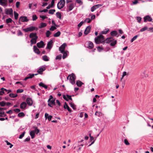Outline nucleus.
Listing matches in <instances>:
<instances>
[{
  "instance_id": "obj_1",
  "label": "nucleus",
  "mask_w": 153,
  "mask_h": 153,
  "mask_svg": "<svg viewBox=\"0 0 153 153\" xmlns=\"http://www.w3.org/2000/svg\"><path fill=\"white\" fill-rule=\"evenodd\" d=\"M113 40L114 39L112 37L107 38L106 39H105L104 36L102 35L98 36L95 39V42L97 44L104 43L105 42L109 43Z\"/></svg>"
},
{
  "instance_id": "obj_2",
  "label": "nucleus",
  "mask_w": 153,
  "mask_h": 153,
  "mask_svg": "<svg viewBox=\"0 0 153 153\" xmlns=\"http://www.w3.org/2000/svg\"><path fill=\"white\" fill-rule=\"evenodd\" d=\"M70 75H71L70 76L69 80L71 83L73 85L75 83V80L76 79V77L75 74L73 73H72Z\"/></svg>"
},
{
  "instance_id": "obj_3",
  "label": "nucleus",
  "mask_w": 153,
  "mask_h": 153,
  "mask_svg": "<svg viewBox=\"0 0 153 153\" xmlns=\"http://www.w3.org/2000/svg\"><path fill=\"white\" fill-rule=\"evenodd\" d=\"M65 3V0H60L57 4L58 8L59 9L62 8L64 7Z\"/></svg>"
},
{
  "instance_id": "obj_4",
  "label": "nucleus",
  "mask_w": 153,
  "mask_h": 153,
  "mask_svg": "<svg viewBox=\"0 0 153 153\" xmlns=\"http://www.w3.org/2000/svg\"><path fill=\"white\" fill-rule=\"evenodd\" d=\"M5 13L7 15H9L11 17L13 16V10L12 8H6L5 9Z\"/></svg>"
},
{
  "instance_id": "obj_5",
  "label": "nucleus",
  "mask_w": 153,
  "mask_h": 153,
  "mask_svg": "<svg viewBox=\"0 0 153 153\" xmlns=\"http://www.w3.org/2000/svg\"><path fill=\"white\" fill-rule=\"evenodd\" d=\"M34 30H38V28L37 27H35L33 26H31L26 28L24 29H23V30L26 32H28V31L31 32Z\"/></svg>"
},
{
  "instance_id": "obj_6",
  "label": "nucleus",
  "mask_w": 153,
  "mask_h": 153,
  "mask_svg": "<svg viewBox=\"0 0 153 153\" xmlns=\"http://www.w3.org/2000/svg\"><path fill=\"white\" fill-rule=\"evenodd\" d=\"M66 46V44L65 43H64L59 48V50L61 53H63L64 51H65V48Z\"/></svg>"
},
{
  "instance_id": "obj_7",
  "label": "nucleus",
  "mask_w": 153,
  "mask_h": 153,
  "mask_svg": "<svg viewBox=\"0 0 153 153\" xmlns=\"http://www.w3.org/2000/svg\"><path fill=\"white\" fill-rule=\"evenodd\" d=\"M19 20H21L22 22H27L29 21V19L26 16H21L19 18Z\"/></svg>"
},
{
  "instance_id": "obj_8",
  "label": "nucleus",
  "mask_w": 153,
  "mask_h": 153,
  "mask_svg": "<svg viewBox=\"0 0 153 153\" xmlns=\"http://www.w3.org/2000/svg\"><path fill=\"white\" fill-rule=\"evenodd\" d=\"M7 0H0V4L2 6H7Z\"/></svg>"
},
{
  "instance_id": "obj_9",
  "label": "nucleus",
  "mask_w": 153,
  "mask_h": 153,
  "mask_svg": "<svg viewBox=\"0 0 153 153\" xmlns=\"http://www.w3.org/2000/svg\"><path fill=\"white\" fill-rule=\"evenodd\" d=\"M37 46L39 48H43L45 45V44L42 41H41L37 43Z\"/></svg>"
},
{
  "instance_id": "obj_10",
  "label": "nucleus",
  "mask_w": 153,
  "mask_h": 153,
  "mask_svg": "<svg viewBox=\"0 0 153 153\" xmlns=\"http://www.w3.org/2000/svg\"><path fill=\"white\" fill-rule=\"evenodd\" d=\"M144 19L145 22H146L147 21L151 22L152 20V19L149 16H145L144 18Z\"/></svg>"
},
{
  "instance_id": "obj_11",
  "label": "nucleus",
  "mask_w": 153,
  "mask_h": 153,
  "mask_svg": "<svg viewBox=\"0 0 153 153\" xmlns=\"http://www.w3.org/2000/svg\"><path fill=\"white\" fill-rule=\"evenodd\" d=\"M53 42L52 40H51L49 41L48 43L47 48L50 50L51 49L52 47Z\"/></svg>"
},
{
  "instance_id": "obj_12",
  "label": "nucleus",
  "mask_w": 153,
  "mask_h": 153,
  "mask_svg": "<svg viewBox=\"0 0 153 153\" xmlns=\"http://www.w3.org/2000/svg\"><path fill=\"white\" fill-rule=\"evenodd\" d=\"M91 26H88L85 29V31H84V33L85 35H87L89 33V32L91 29Z\"/></svg>"
},
{
  "instance_id": "obj_13",
  "label": "nucleus",
  "mask_w": 153,
  "mask_h": 153,
  "mask_svg": "<svg viewBox=\"0 0 153 153\" xmlns=\"http://www.w3.org/2000/svg\"><path fill=\"white\" fill-rule=\"evenodd\" d=\"M26 102L27 104L30 105H31L33 104V101L32 99L30 98H27L26 99Z\"/></svg>"
},
{
  "instance_id": "obj_14",
  "label": "nucleus",
  "mask_w": 153,
  "mask_h": 153,
  "mask_svg": "<svg viewBox=\"0 0 153 153\" xmlns=\"http://www.w3.org/2000/svg\"><path fill=\"white\" fill-rule=\"evenodd\" d=\"M66 96L68 98H67L66 96L65 95H64L63 96V99H65V100L66 101H68V99L69 100H71V101L72 100V99L71 97V96H69L67 94Z\"/></svg>"
},
{
  "instance_id": "obj_15",
  "label": "nucleus",
  "mask_w": 153,
  "mask_h": 153,
  "mask_svg": "<svg viewBox=\"0 0 153 153\" xmlns=\"http://www.w3.org/2000/svg\"><path fill=\"white\" fill-rule=\"evenodd\" d=\"M38 39V36H36V38H32L30 41V42L31 45L35 44L36 43L37 39Z\"/></svg>"
},
{
  "instance_id": "obj_16",
  "label": "nucleus",
  "mask_w": 153,
  "mask_h": 153,
  "mask_svg": "<svg viewBox=\"0 0 153 153\" xmlns=\"http://www.w3.org/2000/svg\"><path fill=\"white\" fill-rule=\"evenodd\" d=\"M55 100L53 99L52 100H51L50 101V102H49V103L48 104V105L49 106L52 107L53 106H51V105H55Z\"/></svg>"
},
{
  "instance_id": "obj_17",
  "label": "nucleus",
  "mask_w": 153,
  "mask_h": 153,
  "mask_svg": "<svg viewBox=\"0 0 153 153\" xmlns=\"http://www.w3.org/2000/svg\"><path fill=\"white\" fill-rule=\"evenodd\" d=\"M27 106V103L25 102H23L20 105V108L21 109H25Z\"/></svg>"
},
{
  "instance_id": "obj_18",
  "label": "nucleus",
  "mask_w": 153,
  "mask_h": 153,
  "mask_svg": "<svg viewBox=\"0 0 153 153\" xmlns=\"http://www.w3.org/2000/svg\"><path fill=\"white\" fill-rule=\"evenodd\" d=\"M45 117L46 119H48L49 121L51 120L52 117L51 115L49 116L48 114L47 113H45Z\"/></svg>"
},
{
  "instance_id": "obj_19",
  "label": "nucleus",
  "mask_w": 153,
  "mask_h": 153,
  "mask_svg": "<svg viewBox=\"0 0 153 153\" xmlns=\"http://www.w3.org/2000/svg\"><path fill=\"white\" fill-rule=\"evenodd\" d=\"M33 48L34 51L35 53L38 54H40V51H39V49H38L35 45H34L33 46Z\"/></svg>"
},
{
  "instance_id": "obj_20",
  "label": "nucleus",
  "mask_w": 153,
  "mask_h": 153,
  "mask_svg": "<svg viewBox=\"0 0 153 153\" xmlns=\"http://www.w3.org/2000/svg\"><path fill=\"white\" fill-rule=\"evenodd\" d=\"M64 108L65 109H67L70 112L71 111V110L70 108L68 106V105L67 104V103L65 102V104L64 105Z\"/></svg>"
},
{
  "instance_id": "obj_21",
  "label": "nucleus",
  "mask_w": 153,
  "mask_h": 153,
  "mask_svg": "<svg viewBox=\"0 0 153 153\" xmlns=\"http://www.w3.org/2000/svg\"><path fill=\"white\" fill-rule=\"evenodd\" d=\"M36 36H37L36 35V33H31L29 35V37L30 38H36Z\"/></svg>"
},
{
  "instance_id": "obj_22",
  "label": "nucleus",
  "mask_w": 153,
  "mask_h": 153,
  "mask_svg": "<svg viewBox=\"0 0 153 153\" xmlns=\"http://www.w3.org/2000/svg\"><path fill=\"white\" fill-rule=\"evenodd\" d=\"M39 85L40 86L42 87L45 89H47L48 88V86L42 82L39 83Z\"/></svg>"
},
{
  "instance_id": "obj_23",
  "label": "nucleus",
  "mask_w": 153,
  "mask_h": 153,
  "mask_svg": "<svg viewBox=\"0 0 153 153\" xmlns=\"http://www.w3.org/2000/svg\"><path fill=\"white\" fill-rule=\"evenodd\" d=\"M84 84L79 80H78L76 82V84L78 87H81Z\"/></svg>"
},
{
  "instance_id": "obj_24",
  "label": "nucleus",
  "mask_w": 153,
  "mask_h": 153,
  "mask_svg": "<svg viewBox=\"0 0 153 153\" xmlns=\"http://www.w3.org/2000/svg\"><path fill=\"white\" fill-rule=\"evenodd\" d=\"M46 26L47 24L46 23L42 22L40 24V25L39 26V27L40 28H42L45 27Z\"/></svg>"
},
{
  "instance_id": "obj_25",
  "label": "nucleus",
  "mask_w": 153,
  "mask_h": 153,
  "mask_svg": "<svg viewBox=\"0 0 153 153\" xmlns=\"http://www.w3.org/2000/svg\"><path fill=\"white\" fill-rule=\"evenodd\" d=\"M42 59L45 61H48L49 60V58L47 56L44 55L42 57Z\"/></svg>"
},
{
  "instance_id": "obj_26",
  "label": "nucleus",
  "mask_w": 153,
  "mask_h": 153,
  "mask_svg": "<svg viewBox=\"0 0 153 153\" xmlns=\"http://www.w3.org/2000/svg\"><path fill=\"white\" fill-rule=\"evenodd\" d=\"M35 131H31L30 132V135L31 136V138L33 139L35 136Z\"/></svg>"
},
{
  "instance_id": "obj_27",
  "label": "nucleus",
  "mask_w": 153,
  "mask_h": 153,
  "mask_svg": "<svg viewBox=\"0 0 153 153\" xmlns=\"http://www.w3.org/2000/svg\"><path fill=\"white\" fill-rule=\"evenodd\" d=\"M117 34V31L116 30H114L111 31V35L112 36H116Z\"/></svg>"
},
{
  "instance_id": "obj_28",
  "label": "nucleus",
  "mask_w": 153,
  "mask_h": 153,
  "mask_svg": "<svg viewBox=\"0 0 153 153\" xmlns=\"http://www.w3.org/2000/svg\"><path fill=\"white\" fill-rule=\"evenodd\" d=\"M9 96L11 98H15L18 96V95L17 94L11 93L9 94Z\"/></svg>"
},
{
  "instance_id": "obj_29",
  "label": "nucleus",
  "mask_w": 153,
  "mask_h": 153,
  "mask_svg": "<svg viewBox=\"0 0 153 153\" xmlns=\"http://www.w3.org/2000/svg\"><path fill=\"white\" fill-rule=\"evenodd\" d=\"M94 45L93 43L90 42H89V45L88 48L90 49H92Z\"/></svg>"
},
{
  "instance_id": "obj_30",
  "label": "nucleus",
  "mask_w": 153,
  "mask_h": 153,
  "mask_svg": "<svg viewBox=\"0 0 153 153\" xmlns=\"http://www.w3.org/2000/svg\"><path fill=\"white\" fill-rule=\"evenodd\" d=\"M56 15L57 18H59V19H61V13L59 12H57L56 13Z\"/></svg>"
},
{
  "instance_id": "obj_31",
  "label": "nucleus",
  "mask_w": 153,
  "mask_h": 153,
  "mask_svg": "<svg viewBox=\"0 0 153 153\" xmlns=\"http://www.w3.org/2000/svg\"><path fill=\"white\" fill-rule=\"evenodd\" d=\"M61 34V33L59 31H58L57 32L55 33L53 35L54 37H57L59 36Z\"/></svg>"
},
{
  "instance_id": "obj_32",
  "label": "nucleus",
  "mask_w": 153,
  "mask_h": 153,
  "mask_svg": "<svg viewBox=\"0 0 153 153\" xmlns=\"http://www.w3.org/2000/svg\"><path fill=\"white\" fill-rule=\"evenodd\" d=\"M62 53L63 54V55L62 56V58L63 59H65L67 56V53L65 51H64L63 53Z\"/></svg>"
},
{
  "instance_id": "obj_33",
  "label": "nucleus",
  "mask_w": 153,
  "mask_h": 153,
  "mask_svg": "<svg viewBox=\"0 0 153 153\" xmlns=\"http://www.w3.org/2000/svg\"><path fill=\"white\" fill-rule=\"evenodd\" d=\"M14 18L16 20H17L18 19L19 14L16 13L15 11H14Z\"/></svg>"
},
{
  "instance_id": "obj_34",
  "label": "nucleus",
  "mask_w": 153,
  "mask_h": 153,
  "mask_svg": "<svg viewBox=\"0 0 153 153\" xmlns=\"http://www.w3.org/2000/svg\"><path fill=\"white\" fill-rule=\"evenodd\" d=\"M68 9L69 11H71L74 8L73 4H69L68 6Z\"/></svg>"
},
{
  "instance_id": "obj_35",
  "label": "nucleus",
  "mask_w": 153,
  "mask_h": 153,
  "mask_svg": "<svg viewBox=\"0 0 153 153\" xmlns=\"http://www.w3.org/2000/svg\"><path fill=\"white\" fill-rule=\"evenodd\" d=\"M112 42L110 43V45L112 46H114L117 43V41L116 40H115L114 41H112L111 42Z\"/></svg>"
},
{
  "instance_id": "obj_36",
  "label": "nucleus",
  "mask_w": 153,
  "mask_h": 153,
  "mask_svg": "<svg viewBox=\"0 0 153 153\" xmlns=\"http://www.w3.org/2000/svg\"><path fill=\"white\" fill-rule=\"evenodd\" d=\"M45 70L43 68H41L39 69L37 71V72L40 74H41Z\"/></svg>"
},
{
  "instance_id": "obj_37",
  "label": "nucleus",
  "mask_w": 153,
  "mask_h": 153,
  "mask_svg": "<svg viewBox=\"0 0 153 153\" xmlns=\"http://www.w3.org/2000/svg\"><path fill=\"white\" fill-rule=\"evenodd\" d=\"M13 21L10 18H9L6 19V22L7 24H8L10 23H11Z\"/></svg>"
},
{
  "instance_id": "obj_38",
  "label": "nucleus",
  "mask_w": 153,
  "mask_h": 153,
  "mask_svg": "<svg viewBox=\"0 0 153 153\" xmlns=\"http://www.w3.org/2000/svg\"><path fill=\"white\" fill-rule=\"evenodd\" d=\"M69 104L70 106L72 107L75 110L76 109V106L74 104L72 103V102H70L69 103Z\"/></svg>"
},
{
  "instance_id": "obj_39",
  "label": "nucleus",
  "mask_w": 153,
  "mask_h": 153,
  "mask_svg": "<svg viewBox=\"0 0 153 153\" xmlns=\"http://www.w3.org/2000/svg\"><path fill=\"white\" fill-rule=\"evenodd\" d=\"M18 116L19 117H23L25 116V114L23 112H20L18 114Z\"/></svg>"
},
{
  "instance_id": "obj_40",
  "label": "nucleus",
  "mask_w": 153,
  "mask_h": 153,
  "mask_svg": "<svg viewBox=\"0 0 153 153\" xmlns=\"http://www.w3.org/2000/svg\"><path fill=\"white\" fill-rule=\"evenodd\" d=\"M109 31V29H105V30H104L102 31V32H101V33L102 34H106L107 32Z\"/></svg>"
},
{
  "instance_id": "obj_41",
  "label": "nucleus",
  "mask_w": 153,
  "mask_h": 153,
  "mask_svg": "<svg viewBox=\"0 0 153 153\" xmlns=\"http://www.w3.org/2000/svg\"><path fill=\"white\" fill-rule=\"evenodd\" d=\"M55 9H51L49 10V13L50 14H54V12H55Z\"/></svg>"
},
{
  "instance_id": "obj_42",
  "label": "nucleus",
  "mask_w": 153,
  "mask_h": 153,
  "mask_svg": "<svg viewBox=\"0 0 153 153\" xmlns=\"http://www.w3.org/2000/svg\"><path fill=\"white\" fill-rule=\"evenodd\" d=\"M148 29V27L146 26L142 28L140 31L141 32H142L145 31L146 30Z\"/></svg>"
},
{
  "instance_id": "obj_43",
  "label": "nucleus",
  "mask_w": 153,
  "mask_h": 153,
  "mask_svg": "<svg viewBox=\"0 0 153 153\" xmlns=\"http://www.w3.org/2000/svg\"><path fill=\"white\" fill-rule=\"evenodd\" d=\"M35 130L34 131H35V133H36V134H38L39 132V130L38 129L37 127H35Z\"/></svg>"
},
{
  "instance_id": "obj_44",
  "label": "nucleus",
  "mask_w": 153,
  "mask_h": 153,
  "mask_svg": "<svg viewBox=\"0 0 153 153\" xmlns=\"http://www.w3.org/2000/svg\"><path fill=\"white\" fill-rule=\"evenodd\" d=\"M34 76V74H28L27 76L29 77V79L32 78Z\"/></svg>"
},
{
  "instance_id": "obj_45",
  "label": "nucleus",
  "mask_w": 153,
  "mask_h": 153,
  "mask_svg": "<svg viewBox=\"0 0 153 153\" xmlns=\"http://www.w3.org/2000/svg\"><path fill=\"white\" fill-rule=\"evenodd\" d=\"M5 142L7 143V145H10V148H12V147L13 146V145L10 142H8L7 140L5 141Z\"/></svg>"
},
{
  "instance_id": "obj_46",
  "label": "nucleus",
  "mask_w": 153,
  "mask_h": 153,
  "mask_svg": "<svg viewBox=\"0 0 153 153\" xmlns=\"http://www.w3.org/2000/svg\"><path fill=\"white\" fill-rule=\"evenodd\" d=\"M51 32L49 31L48 30L47 32H46V36L47 37H49V36H50V34H51Z\"/></svg>"
},
{
  "instance_id": "obj_47",
  "label": "nucleus",
  "mask_w": 153,
  "mask_h": 153,
  "mask_svg": "<svg viewBox=\"0 0 153 153\" xmlns=\"http://www.w3.org/2000/svg\"><path fill=\"white\" fill-rule=\"evenodd\" d=\"M138 37L137 35H136L134 36L131 40V42H132L134 40H136V39Z\"/></svg>"
},
{
  "instance_id": "obj_48",
  "label": "nucleus",
  "mask_w": 153,
  "mask_h": 153,
  "mask_svg": "<svg viewBox=\"0 0 153 153\" xmlns=\"http://www.w3.org/2000/svg\"><path fill=\"white\" fill-rule=\"evenodd\" d=\"M6 104V102L4 101L0 102V105L1 106H4Z\"/></svg>"
},
{
  "instance_id": "obj_49",
  "label": "nucleus",
  "mask_w": 153,
  "mask_h": 153,
  "mask_svg": "<svg viewBox=\"0 0 153 153\" xmlns=\"http://www.w3.org/2000/svg\"><path fill=\"white\" fill-rule=\"evenodd\" d=\"M124 143L126 145H130V143L128 142V140L126 139H124Z\"/></svg>"
},
{
  "instance_id": "obj_50",
  "label": "nucleus",
  "mask_w": 153,
  "mask_h": 153,
  "mask_svg": "<svg viewBox=\"0 0 153 153\" xmlns=\"http://www.w3.org/2000/svg\"><path fill=\"white\" fill-rule=\"evenodd\" d=\"M23 91H24V90L22 89H18L16 91V92L17 93H21L23 92Z\"/></svg>"
},
{
  "instance_id": "obj_51",
  "label": "nucleus",
  "mask_w": 153,
  "mask_h": 153,
  "mask_svg": "<svg viewBox=\"0 0 153 153\" xmlns=\"http://www.w3.org/2000/svg\"><path fill=\"white\" fill-rule=\"evenodd\" d=\"M91 21V20L89 18H86L85 20V22H87L88 23H90Z\"/></svg>"
},
{
  "instance_id": "obj_52",
  "label": "nucleus",
  "mask_w": 153,
  "mask_h": 153,
  "mask_svg": "<svg viewBox=\"0 0 153 153\" xmlns=\"http://www.w3.org/2000/svg\"><path fill=\"white\" fill-rule=\"evenodd\" d=\"M25 132H23L21 135H20L19 136V138L20 139H22L23 138V137L24 136L25 134Z\"/></svg>"
},
{
  "instance_id": "obj_53",
  "label": "nucleus",
  "mask_w": 153,
  "mask_h": 153,
  "mask_svg": "<svg viewBox=\"0 0 153 153\" xmlns=\"http://www.w3.org/2000/svg\"><path fill=\"white\" fill-rule=\"evenodd\" d=\"M62 55L59 54V55L57 56L56 57V59H60L62 58Z\"/></svg>"
},
{
  "instance_id": "obj_54",
  "label": "nucleus",
  "mask_w": 153,
  "mask_h": 153,
  "mask_svg": "<svg viewBox=\"0 0 153 153\" xmlns=\"http://www.w3.org/2000/svg\"><path fill=\"white\" fill-rule=\"evenodd\" d=\"M32 18L33 21H35L37 19V17L36 15H34L33 16Z\"/></svg>"
},
{
  "instance_id": "obj_55",
  "label": "nucleus",
  "mask_w": 153,
  "mask_h": 153,
  "mask_svg": "<svg viewBox=\"0 0 153 153\" xmlns=\"http://www.w3.org/2000/svg\"><path fill=\"white\" fill-rule=\"evenodd\" d=\"M56 29V28L55 26H52L50 28V30L51 31H53L54 30Z\"/></svg>"
},
{
  "instance_id": "obj_56",
  "label": "nucleus",
  "mask_w": 153,
  "mask_h": 153,
  "mask_svg": "<svg viewBox=\"0 0 153 153\" xmlns=\"http://www.w3.org/2000/svg\"><path fill=\"white\" fill-rule=\"evenodd\" d=\"M76 2L80 4V5H82L83 4L82 2L80 0H76Z\"/></svg>"
},
{
  "instance_id": "obj_57",
  "label": "nucleus",
  "mask_w": 153,
  "mask_h": 153,
  "mask_svg": "<svg viewBox=\"0 0 153 153\" xmlns=\"http://www.w3.org/2000/svg\"><path fill=\"white\" fill-rule=\"evenodd\" d=\"M96 8L95 5L92 7L91 8V12H93L96 9Z\"/></svg>"
},
{
  "instance_id": "obj_58",
  "label": "nucleus",
  "mask_w": 153,
  "mask_h": 153,
  "mask_svg": "<svg viewBox=\"0 0 153 153\" xmlns=\"http://www.w3.org/2000/svg\"><path fill=\"white\" fill-rule=\"evenodd\" d=\"M126 75V71H124L123 73V75L122 76V77L121 79V81L122 79Z\"/></svg>"
},
{
  "instance_id": "obj_59",
  "label": "nucleus",
  "mask_w": 153,
  "mask_h": 153,
  "mask_svg": "<svg viewBox=\"0 0 153 153\" xmlns=\"http://www.w3.org/2000/svg\"><path fill=\"white\" fill-rule=\"evenodd\" d=\"M136 19L138 22L140 23V21L141 20V18L140 17L137 16L136 17Z\"/></svg>"
},
{
  "instance_id": "obj_60",
  "label": "nucleus",
  "mask_w": 153,
  "mask_h": 153,
  "mask_svg": "<svg viewBox=\"0 0 153 153\" xmlns=\"http://www.w3.org/2000/svg\"><path fill=\"white\" fill-rule=\"evenodd\" d=\"M40 17L43 20H44L45 19L48 18V17L45 16H40Z\"/></svg>"
},
{
  "instance_id": "obj_61",
  "label": "nucleus",
  "mask_w": 153,
  "mask_h": 153,
  "mask_svg": "<svg viewBox=\"0 0 153 153\" xmlns=\"http://www.w3.org/2000/svg\"><path fill=\"white\" fill-rule=\"evenodd\" d=\"M53 97L51 95L49 97V99L48 100V102H49L51 100H53Z\"/></svg>"
},
{
  "instance_id": "obj_62",
  "label": "nucleus",
  "mask_w": 153,
  "mask_h": 153,
  "mask_svg": "<svg viewBox=\"0 0 153 153\" xmlns=\"http://www.w3.org/2000/svg\"><path fill=\"white\" fill-rule=\"evenodd\" d=\"M13 111L16 113H18L20 111V109L18 108L14 109L13 110Z\"/></svg>"
},
{
  "instance_id": "obj_63",
  "label": "nucleus",
  "mask_w": 153,
  "mask_h": 153,
  "mask_svg": "<svg viewBox=\"0 0 153 153\" xmlns=\"http://www.w3.org/2000/svg\"><path fill=\"white\" fill-rule=\"evenodd\" d=\"M54 1H53V0L52 1L51 3L50 4V5H51V7H53V6L54 4Z\"/></svg>"
},
{
  "instance_id": "obj_64",
  "label": "nucleus",
  "mask_w": 153,
  "mask_h": 153,
  "mask_svg": "<svg viewBox=\"0 0 153 153\" xmlns=\"http://www.w3.org/2000/svg\"><path fill=\"white\" fill-rule=\"evenodd\" d=\"M20 2L19 1H17L16 3V6L17 8H18L20 5Z\"/></svg>"
}]
</instances>
